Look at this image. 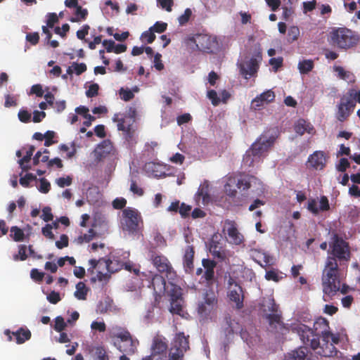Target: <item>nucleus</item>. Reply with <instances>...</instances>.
Wrapping results in <instances>:
<instances>
[{"mask_svg": "<svg viewBox=\"0 0 360 360\" xmlns=\"http://www.w3.org/2000/svg\"><path fill=\"white\" fill-rule=\"evenodd\" d=\"M222 232L227 235V240L229 243L239 245L244 240L243 236L239 232L237 224L234 221L226 220L223 226Z\"/></svg>", "mask_w": 360, "mask_h": 360, "instance_id": "dca6fc26", "label": "nucleus"}, {"mask_svg": "<svg viewBox=\"0 0 360 360\" xmlns=\"http://www.w3.org/2000/svg\"><path fill=\"white\" fill-rule=\"evenodd\" d=\"M307 353L306 347H300L297 349L288 352L285 355V360H305Z\"/></svg>", "mask_w": 360, "mask_h": 360, "instance_id": "cd10ccee", "label": "nucleus"}, {"mask_svg": "<svg viewBox=\"0 0 360 360\" xmlns=\"http://www.w3.org/2000/svg\"><path fill=\"white\" fill-rule=\"evenodd\" d=\"M319 203L320 205L318 207L316 199L311 198L308 200L307 209L315 216L318 215L320 212H326L330 210L329 201L326 196H321Z\"/></svg>", "mask_w": 360, "mask_h": 360, "instance_id": "aec40b11", "label": "nucleus"}, {"mask_svg": "<svg viewBox=\"0 0 360 360\" xmlns=\"http://www.w3.org/2000/svg\"><path fill=\"white\" fill-rule=\"evenodd\" d=\"M326 159L325 153L316 150L308 158L309 166L314 169H323L326 166Z\"/></svg>", "mask_w": 360, "mask_h": 360, "instance_id": "5701e85b", "label": "nucleus"}, {"mask_svg": "<svg viewBox=\"0 0 360 360\" xmlns=\"http://www.w3.org/2000/svg\"><path fill=\"white\" fill-rule=\"evenodd\" d=\"M17 344L20 345L31 338V332L27 328H20L15 332H13Z\"/></svg>", "mask_w": 360, "mask_h": 360, "instance_id": "c85d7f7f", "label": "nucleus"}, {"mask_svg": "<svg viewBox=\"0 0 360 360\" xmlns=\"http://www.w3.org/2000/svg\"><path fill=\"white\" fill-rule=\"evenodd\" d=\"M54 136H55L54 131H47L45 133V136H44V139H45L44 146L46 147H49V146L53 145L55 143V141H53V139L54 138Z\"/></svg>", "mask_w": 360, "mask_h": 360, "instance_id": "338daca9", "label": "nucleus"}, {"mask_svg": "<svg viewBox=\"0 0 360 360\" xmlns=\"http://www.w3.org/2000/svg\"><path fill=\"white\" fill-rule=\"evenodd\" d=\"M314 333L319 338H321V347L316 353L320 356L330 357L337 355L338 350L333 344L328 343V337L330 335V326L328 321L323 318H318L314 323L313 328Z\"/></svg>", "mask_w": 360, "mask_h": 360, "instance_id": "7ed1b4c3", "label": "nucleus"}, {"mask_svg": "<svg viewBox=\"0 0 360 360\" xmlns=\"http://www.w3.org/2000/svg\"><path fill=\"white\" fill-rule=\"evenodd\" d=\"M227 296L230 301L235 303L237 309H241L244 307V293L243 288L230 277L228 280Z\"/></svg>", "mask_w": 360, "mask_h": 360, "instance_id": "4468645a", "label": "nucleus"}, {"mask_svg": "<svg viewBox=\"0 0 360 360\" xmlns=\"http://www.w3.org/2000/svg\"><path fill=\"white\" fill-rule=\"evenodd\" d=\"M292 331L298 334L304 345L309 346L313 350H320L321 342L311 328L300 323L293 326Z\"/></svg>", "mask_w": 360, "mask_h": 360, "instance_id": "423d86ee", "label": "nucleus"}, {"mask_svg": "<svg viewBox=\"0 0 360 360\" xmlns=\"http://www.w3.org/2000/svg\"><path fill=\"white\" fill-rule=\"evenodd\" d=\"M194 248L192 245H188L185 249V252L184 255V267L185 271L188 274H191L193 272L194 266H193V259H194Z\"/></svg>", "mask_w": 360, "mask_h": 360, "instance_id": "393cba45", "label": "nucleus"}, {"mask_svg": "<svg viewBox=\"0 0 360 360\" xmlns=\"http://www.w3.org/2000/svg\"><path fill=\"white\" fill-rule=\"evenodd\" d=\"M72 67L74 68V71L77 75H80L86 71V65L84 63H77L74 62Z\"/></svg>", "mask_w": 360, "mask_h": 360, "instance_id": "4d7b16f0", "label": "nucleus"}, {"mask_svg": "<svg viewBox=\"0 0 360 360\" xmlns=\"http://www.w3.org/2000/svg\"><path fill=\"white\" fill-rule=\"evenodd\" d=\"M138 345V340H134L132 338L122 342H115V345L117 347V349L127 355H133L135 354Z\"/></svg>", "mask_w": 360, "mask_h": 360, "instance_id": "b1692460", "label": "nucleus"}, {"mask_svg": "<svg viewBox=\"0 0 360 360\" xmlns=\"http://www.w3.org/2000/svg\"><path fill=\"white\" fill-rule=\"evenodd\" d=\"M155 34L153 32V30H150V28H149L148 30L143 32L141 35V40L142 41H146L148 44L153 43L155 39Z\"/></svg>", "mask_w": 360, "mask_h": 360, "instance_id": "a19ab883", "label": "nucleus"}, {"mask_svg": "<svg viewBox=\"0 0 360 360\" xmlns=\"http://www.w3.org/2000/svg\"><path fill=\"white\" fill-rule=\"evenodd\" d=\"M36 179H37L36 176H34L32 173H27L25 175V176L21 177L20 179L19 182L22 186H23L25 188H27L30 186V182L32 181H34Z\"/></svg>", "mask_w": 360, "mask_h": 360, "instance_id": "79ce46f5", "label": "nucleus"}, {"mask_svg": "<svg viewBox=\"0 0 360 360\" xmlns=\"http://www.w3.org/2000/svg\"><path fill=\"white\" fill-rule=\"evenodd\" d=\"M99 86L98 84H92L89 86V89L86 91V96L88 98H93L98 95Z\"/></svg>", "mask_w": 360, "mask_h": 360, "instance_id": "3c124183", "label": "nucleus"}, {"mask_svg": "<svg viewBox=\"0 0 360 360\" xmlns=\"http://www.w3.org/2000/svg\"><path fill=\"white\" fill-rule=\"evenodd\" d=\"M261 308L266 314V319L268 320L270 326L276 323L283 325L281 321V315L278 313V306L276 304L272 297L264 298L261 304Z\"/></svg>", "mask_w": 360, "mask_h": 360, "instance_id": "f8f14e48", "label": "nucleus"}, {"mask_svg": "<svg viewBox=\"0 0 360 360\" xmlns=\"http://www.w3.org/2000/svg\"><path fill=\"white\" fill-rule=\"evenodd\" d=\"M191 211V206L182 202L179 207V212L182 218L187 217Z\"/></svg>", "mask_w": 360, "mask_h": 360, "instance_id": "052dcab7", "label": "nucleus"}, {"mask_svg": "<svg viewBox=\"0 0 360 360\" xmlns=\"http://www.w3.org/2000/svg\"><path fill=\"white\" fill-rule=\"evenodd\" d=\"M75 16L72 17L70 20L72 22H78L81 20H84L88 15V11L86 8H83L81 6H75Z\"/></svg>", "mask_w": 360, "mask_h": 360, "instance_id": "473e14b6", "label": "nucleus"}, {"mask_svg": "<svg viewBox=\"0 0 360 360\" xmlns=\"http://www.w3.org/2000/svg\"><path fill=\"white\" fill-rule=\"evenodd\" d=\"M18 103L15 96H11L10 94L5 95V103L4 106L6 108L15 107Z\"/></svg>", "mask_w": 360, "mask_h": 360, "instance_id": "13d9d810", "label": "nucleus"}, {"mask_svg": "<svg viewBox=\"0 0 360 360\" xmlns=\"http://www.w3.org/2000/svg\"><path fill=\"white\" fill-rule=\"evenodd\" d=\"M121 98L124 101H129L134 97V94L131 90H124L121 89L120 91Z\"/></svg>", "mask_w": 360, "mask_h": 360, "instance_id": "774afa93", "label": "nucleus"}, {"mask_svg": "<svg viewBox=\"0 0 360 360\" xmlns=\"http://www.w3.org/2000/svg\"><path fill=\"white\" fill-rule=\"evenodd\" d=\"M297 68L302 75H306L313 70L314 63L311 59H304L299 62Z\"/></svg>", "mask_w": 360, "mask_h": 360, "instance_id": "7c9ffc66", "label": "nucleus"}, {"mask_svg": "<svg viewBox=\"0 0 360 360\" xmlns=\"http://www.w3.org/2000/svg\"><path fill=\"white\" fill-rule=\"evenodd\" d=\"M262 59V53L256 52L250 60L238 63L240 75L245 79L255 76L259 68V63Z\"/></svg>", "mask_w": 360, "mask_h": 360, "instance_id": "9b49d317", "label": "nucleus"}, {"mask_svg": "<svg viewBox=\"0 0 360 360\" xmlns=\"http://www.w3.org/2000/svg\"><path fill=\"white\" fill-rule=\"evenodd\" d=\"M88 292V288L83 282H79L76 285V291L74 295L76 298L79 300H86Z\"/></svg>", "mask_w": 360, "mask_h": 360, "instance_id": "72a5a7b5", "label": "nucleus"}, {"mask_svg": "<svg viewBox=\"0 0 360 360\" xmlns=\"http://www.w3.org/2000/svg\"><path fill=\"white\" fill-rule=\"evenodd\" d=\"M142 223L141 215L136 209L128 207L122 210L120 225L124 231L136 234L139 232L140 224Z\"/></svg>", "mask_w": 360, "mask_h": 360, "instance_id": "39448f33", "label": "nucleus"}, {"mask_svg": "<svg viewBox=\"0 0 360 360\" xmlns=\"http://www.w3.org/2000/svg\"><path fill=\"white\" fill-rule=\"evenodd\" d=\"M41 218L46 222H49L53 220V215L51 212V208L49 206L44 207L42 209V214Z\"/></svg>", "mask_w": 360, "mask_h": 360, "instance_id": "49530a36", "label": "nucleus"}, {"mask_svg": "<svg viewBox=\"0 0 360 360\" xmlns=\"http://www.w3.org/2000/svg\"><path fill=\"white\" fill-rule=\"evenodd\" d=\"M332 241L329 243L330 250L327 257H333L336 262L338 261L349 262L351 258L350 248L347 242L340 237L337 233L332 236Z\"/></svg>", "mask_w": 360, "mask_h": 360, "instance_id": "20e7f679", "label": "nucleus"}, {"mask_svg": "<svg viewBox=\"0 0 360 360\" xmlns=\"http://www.w3.org/2000/svg\"><path fill=\"white\" fill-rule=\"evenodd\" d=\"M26 40L32 45H37L39 41V34L38 32H30L26 34Z\"/></svg>", "mask_w": 360, "mask_h": 360, "instance_id": "864d4df0", "label": "nucleus"}, {"mask_svg": "<svg viewBox=\"0 0 360 360\" xmlns=\"http://www.w3.org/2000/svg\"><path fill=\"white\" fill-rule=\"evenodd\" d=\"M167 24L166 22L158 21L150 28L154 33H162L167 30Z\"/></svg>", "mask_w": 360, "mask_h": 360, "instance_id": "c03bdc74", "label": "nucleus"}, {"mask_svg": "<svg viewBox=\"0 0 360 360\" xmlns=\"http://www.w3.org/2000/svg\"><path fill=\"white\" fill-rule=\"evenodd\" d=\"M11 236L16 242H20L24 240L25 234L22 229L18 226H12L11 228Z\"/></svg>", "mask_w": 360, "mask_h": 360, "instance_id": "e433bc0d", "label": "nucleus"}, {"mask_svg": "<svg viewBox=\"0 0 360 360\" xmlns=\"http://www.w3.org/2000/svg\"><path fill=\"white\" fill-rule=\"evenodd\" d=\"M341 269L333 257H326L322 271L321 282L325 295L333 297L340 290Z\"/></svg>", "mask_w": 360, "mask_h": 360, "instance_id": "f257e3e1", "label": "nucleus"}, {"mask_svg": "<svg viewBox=\"0 0 360 360\" xmlns=\"http://www.w3.org/2000/svg\"><path fill=\"white\" fill-rule=\"evenodd\" d=\"M258 96L265 104H268L274 101L275 99V94L271 90H267L262 93Z\"/></svg>", "mask_w": 360, "mask_h": 360, "instance_id": "ea45409f", "label": "nucleus"}, {"mask_svg": "<svg viewBox=\"0 0 360 360\" xmlns=\"http://www.w3.org/2000/svg\"><path fill=\"white\" fill-rule=\"evenodd\" d=\"M202 265L205 271L201 279H204L208 285H212L214 280V269L217 262L210 259H202Z\"/></svg>", "mask_w": 360, "mask_h": 360, "instance_id": "4be33fe9", "label": "nucleus"}, {"mask_svg": "<svg viewBox=\"0 0 360 360\" xmlns=\"http://www.w3.org/2000/svg\"><path fill=\"white\" fill-rule=\"evenodd\" d=\"M195 43L200 51L208 53H213L217 46L215 39L207 34H198Z\"/></svg>", "mask_w": 360, "mask_h": 360, "instance_id": "f3484780", "label": "nucleus"}, {"mask_svg": "<svg viewBox=\"0 0 360 360\" xmlns=\"http://www.w3.org/2000/svg\"><path fill=\"white\" fill-rule=\"evenodd\" d=\"M52 228H53L52 225L47 224L41 229L42 234L45 237H46L49 239H51V240L54 239V238H55L54 234L52 232Z\"/></svg>", "mask_w": 360, "mask_h": 360, "instance_id": "e2e57ef3", "label": "nucleus"}, {"mask_svg": "<svg viewBox=\"0 0 360 360\" xmlns=\"http://www.w3.org/2000/svg\"><path fill=\"white\" fill-rule=\"evenodd\" d=\"M95 236V231L93 229H90L87 233H81L79 236L75 238L74 239V243H77V245H82L84 243H89L93 240Z\"/></svg>", "mask_w": 360, "mask_h": 360, "instance_id": "2f4dec72", "label": "nucleus"}, {"mask_svg": "<svg viewBox=\"0 0 360 360\" xmlns=\"http://www.w3.org/2000/svg\"><path fill=\"white\" fill-rule=\"evenodd\" d=\"M66 327L64 319L59 316L55 319L54 330L57 332H62Z\"/></svg>", "mask_w": 360, "mask_h": 360, "instance_id": "de8ad7c7", "label": "nucleus"}, {"mask_svg": "<svg viewBox=\"0 0 360 360\" xmlns=\"http://www.w3.org/2000/svg\"><path fill=\"white\" fill-rule=\"evenodd\" d=\"M167 349V344L165 341L160 338H155L152 346V352L149 356L155 360H165Z\"/></svg>", "mask_w": 360, "mask_h": 360, "instance_id": "412c9836", "label": "nucleus"}, {"mask_svg": "<svg viewBox=\"0 0 360 360\" xmlns=\"http://www.w3.org/2000/svg\"><path fill=\"white\" fill-rule=\"evenodd\" d=\"M159 167L160 165L156 164L154 162H149L146 163L144 166V169L148 174H151L154 176H160L158 171Z\"/></svg>", "mask_w": 360, "mask_h": 360, "instance_id": "c9c22d12", "label": "nucleus"}, {"mask_svg": "<svg viewBox=\"0 0 360 360\" xmlns=\"http://www.w3.org/2000/svg\"><path fill=\"white\" fill-rule=\"evenodd\" d=\"M217 303V300L214 292L207 290L204 294L203 301L198 304V311L201 315H208L214 309Z\"/></svg>", "mask_w": 360, "mask_h": 360, "instance_id": "a211bd4d", "label": "nucleus"}, {"mask_svg": "<svg viewBox=\"0 0 360 360\" xmlns=\"http://www.w3.org/2000/svg\"><path fill=\"white\" fill-rule=\"evenodd\" d=\"M30 276L36 282L42 281L44 274L39 271L37 269H32L30 272Z\"/></svg>", "mask_w": 360, "mask_h": 360, "instance_id": "6e6d98bb", "label": "nucleus"}, {"mask_svg": "<svg viewBox=\"0 0 360 360\" xmlns=\"http://www.w3.org/2000/svg\"><path fill=\"white\" fill-rule=\"evenodd\" d=\"M275 141V136L269 135L268 132L262 134L246 151L243 158V164L245 166L253 167L255 163L259 162Z\"/></svg>", "mask_w": 360, "mask_h": 360, "instance_id": "f03ea898", "label": "nucleus"}, {"mask_svg": "<svg viewBox=\"0 0 360 360\" xmlns=\"http://www.w3.org/2000/svg\"><path fill=\"white\" fill-rule=\"evenodd\" d=\"M116 332L113 333V337L120 339L119 342H122L131 338L130 333L124 328L118 327L115 328Z\"/></svg>", "mask_w": 360, "mask_h": 360, "instance_id": "f704fd0d", "label": "nucleus"}, {"mask_svg": "<svg viewBox=\"0 0 360 360\" xmlns=\"http://www.w3.org/2000/svg\"><path fill=\"white\" fill-rule=\"evenodd\" d=\"M169 284L166 288L167 289L168 295L170 299H181L182 289L178 285L174 284L172 281L169 280Z\"/></svg>", "mask_w": 360, "mask_h": 360, "instance_id": "c756f323", "label": "nucleus"}, {"mask_svg": "<svg viewBox=\"0 0 360 360\" xmlns=\"http://www.w3.org/2000/svg\"><path fill=\"white\" fill-rule=\"evenodd\" d=\"M69 239L67 235L62 234L60 240L56 242V246L58 249H63L68 246Z\"/></svg>", "mask_w": 360, "mask_h": 360, "instance_id": "69168bd1", "label": "nucleus"}, {"mask_svg": "<svg viewBox=\"0 0 360 360\" xmlns=\"http://www.w3.org/2000/svg\"><path fill=\"white\" fill-rule=\"evenodd\" d=\"M170 312L172 314L180 315L182 311L181 299H170Z\"/></svg>", "mask_w": 360, "mask_h": 360, "instance_id": "4c0bfd02", "label": "nucleus"}, {"mask_svg": "<svg viewBox=\"0 0 360 360\" xmlns=\"http://www.w3.org/2000/svg\"><path fill=\"white\" fill-rule=\"evenodd\" d=\"M149 257L156 269L160 273L165 274L168 280H174L176 278L175 271L165 256L155 251H150Z\"/></svg>", "mask_w": 360, "mask_h": 360, "instance_id": "1a4fd4ad", "label": "nucleus"}, {"mask_svg": "<svg viewBox=\"0 0 360 360\" xmlns=\"http://www.w3.org/2000/svg\"><path fill=\"white\" fill-rule=\"evenodd\" d=\"M127 204V200L123 198H117L112 201V206L115 209H124Z\"/></svg>", "mask_w": 360, "mask_h": 360, "instance_id": "bf43d9fd", "label": "nucleus"}, {"mask_svg": "<svg viewBox=\"0 0 360 360\" xmlns=\"http://www.w3.org/2000/svg\"><path fill=\"white\" fill-rule=\"evenodd\" d=\"M300 36V29L297 26H292L288 30V41L292 43L296 41Z\"/></svg>", "mask_w": 360, "mask_h": 360, "instance_id": "58836bf2", "label": "nucleus"}, {"mask_svg": "<svg viewBox=\"0 0 360 360\" xmlns=\"http://www.w3.org/2000/svg\"><path fill=\"white\" fill-rule=\"evenodd\" d=\"M58 18L55 13H51L47 15L46 25L47 27L52 28L54 25L58 22Z\"/></svg>", "mask_w": 360, "mask_h": 360, "instance_id": "0e129e2a", "label": "nucleus"}, {"mask_svg": "<svg viewBox=\"0 0 360 360\" xmlns=\"http://www.w3.org/2000/svg\"><path fill=\"white\" fill-rule=\"evenodd\" d=\"M356 106V103L351 97L344 96L341 98L338 105V110L335 114L337 120L341 122L346 121L350 116Z\"/></svg>", "mask_w": 360, "mask_h": 360, "instance_id": "2eb2a0df", "label": "nucleus"}, {"mask_svg": "<svg viewBox=\"0 0 360 360\" xmlns=\"http://www.w3.org/2000/svg\"><path fill=\"white\" fill-rule=\"evenodd\" d=\"M40 186L39 187V191L42 193H47L51 189L50 183L45 179H40Z\"/></svg>", "mask_w": 360, "mask_h": 360, "instance_id": "5fc2aeb1", "label": "nucleus"}, {"mask_svg": "<svg viewBox=\"0 0 360 360\" xmlns=\"http://www.w3.org/2000/svg\"><path fill=\"white\" fill-rule=\"evenodd\" d=\"M27 247L25 245H20L19 246L18 253L13 255V259L15 261L21 260L24 261L27 258L26 254Z\"/></svg>", "mask_w": 360, "mask_h": 360, "instance_id": "37998d69", "label": "nucleus"}, {"mask_svg": "<svg viewBox=\"0 0 360 360\" xmlns=\"http://www.w3.org/2000/svg\"><path fill=\"white\" fill-rule=\"evenodd\" d=\"M192 15V11L190 8H186L184 11V14L179 17V22L181 25H185L187 23Z\"/></svg>", "mask_w": 360, "mask_h": 360, "instance_id": "603ef678", "label": "nucleus"}, {"mask_svg": "<svg viewBox=\"0 0 360 360\" xmlns=\"http://www.w3.org/2000/svg\"><path fill=\"white\" fill-rule=\"evenodd\" d=\"M210 252L212 255L219 259L220 261H224L226 258V252L222 247L219 246V243L214 240H212L210 247Z\"/></svg>", "mask_w": 360, "mask_h": 360, "instance_id": "bb28decb", "label": "nucleus"}, {"mask_svg": "<svg viewBox=\"0 0 360 360\" xmlns=\"http://www.w3.org/2000/svg\"><path fill=\"white\" fill-rule=\"evenodd\" d=\"M189 336H185L184 333H176L169 351V360H181L184 354L189 349Z\"/></svg>", "mask_w": 360, "mask_h": 360, "instance_id": "9d476101", "label": "nucleus"}, {"mask_svg": "<svg viewBox=\"0 0 360 360\" xmlns=\"http://www.w3.org/2000/svg\"><path fill=\"white\" fill-rule=\"evenodd\" d=\"M130 191L138 196H142L144 194V190L139 187L134 179L131 180Z\"/></svg>", "mask_w": 360, "mask_h": 360, "instance_id": "09e8293b", "label": "nucleus"}, {"mask_svg": "<svg viewBox=\"0 0 360 360\" xmlns=\"http://www.w3.org/2000/svg\"><path fill=\"white\" fill-rule=\"evenodd\" d=\"M116 261H112L110 259H105L101 258L99 259H91L89 261L91 268L88 269V271L91 274L94 273V269L98 268V269L104 270L106 269L107 273L116 272L119 268L114 266Z\"/></svg>", "mask_w": 360, "mask_h": 360, "instance_id": "6ab92c4d", "label": "nucleus"}, {"mask_svg": "<svg viewBox=\"0 0 360 360\" xmlns=\"http://www.w3.org/2000/svg\"><path fill=\"white\" fill-rule=\"evenodd\" d=\"M331 39L340 49H347L355 46L359 37L348 29H338L331 33Z\"/></svg>", "mask_w": 360, "mask_h": 360, "instance_id": "6e6552de", "label": "nucleus"}, {"mask_svg": "<svg viewBox=\"0 0 360 360\" xmlns=\"http://www.w3.org/2000/svg\"><path fill=\"white\" fill-rule=\"evenodd\" d=\"M113 122H117L118 131H122L124 139L129 143H136V127L134 120L129 117H120L118 114H115L112 118Z\"/></svg>", "mask_w": 360, "mask_h": 360, "instance_id": "0eeeda50", "label": "nucleus"}, {"mask_svg": "<svg viewBox=\"0 0 360 360\" xmlns=\"http://www.w3.org/2000/svg\"><path fill=\"white\" fill-rule=\"evenodd\" d=\"M143 276L146 278H142L143 282L146 281L147 286L153 288L155 295L161 297L166 292V281L162 276L153 274L150 271L148 274L143 273Z\"/></svg>", "mask_w": 360, "mask_h": 360, "instance_id": "ddd939ff", "label": "nucleus"}, {"mask_svg": "<svg viewBox=\"0 0 360 360\" xmlns=\"http://www.w3.org/2000/svg\"><path fill=\"white\" fill-rule=\"evenodd\" d=\"M18 119L23 123H28L31 121V113L27 110L20 109L18 114Z\"/></svg>", "mask_w": 360, "mask_h": 360, "instance_id": "a18cd8bd", "label": "nucleus"}, {"mask_svg": "<svg viewBox=\"0 0 360 360\" xmlns=\"http://www.w3.org/2000/svg\"><path fill=\"white\" fill-rule=\"evenodd\" d=\"M34 150L35 147L34 146H30L28 150L26 151L25 155L18 160L19 165H22V162H29Z\"/></svg>", "mask_w": 360, "mask_h": 360, "instance_id": "8fccbe9b", "label": "nucleus"}, {"mask_svg": "<svg viewBox=\"0 0 360 360\" xmlns=\"http://www.w3.org/2000/svg\"><path fill=\"white\" fill-rule=\"evenodd\" d=\"M91 328L94 330L99 332H105L106 330V325L103 321H93L91 324Z\"/></svg>", "mask_w": 360, "mask_h": 360, "instance_id": "680f3d73", "label": "nucleus"}, {"mask_svg": "<svg viewBox=\"0 0 360 360\" xmlns=\"http://www.w3.org/2000/svg\"><path fill=\"white\" fill-rule=\"evenodd\" d=\"M294 129L297 134L303 135L305 132L311 134L314 130V127L311 126L310 122L304 119H299L295 124Z\"/></svg>", "mask_w": 360, "mask_h": 360, "instance_id": "a878e982", "label": "nucleus"}]
</instances>
